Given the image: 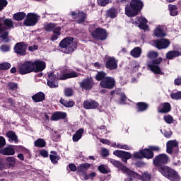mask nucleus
Wrapping results in <instances>:
<instances>
[{
    "mask_svg": "<svg viewBox=\"0 0 181 181\" xmlns=\"http://www.w3.org/2000/svg\"><path fill=\"white\" fill-rule=\"evenodd\" d=\"M46 69V62L45 61L35 59V61H25L18 67V73L21 76L29 74L30 73H40Z\"/></svg>",
    "mask_w": 181,
    "mask_h": 181,
    "instance_id": "nucleus-1",
    "label": "nucleus"
},
{
    "mask_svg": "<svg viewBox=\"0 0 181 181\" xmlns=\"http://www.w3.org/2000/svg\"><path fill=\"white\" fill-rule=\"evenodd\" d=\"M153 152H160V147L158 146H148V148L139 150L133 154L135 159H153L155 153Z\"/></svg>",
    "mask_w": 181,
    "mask_h": 181,
    "instance_id": "nucleus-2",
    "label": "nucleus"
},
{
    "mask_svg": "<svg viewBox=\"0 0 181 181\" xmlns=\"http://www.w3.org/2000/svg\"><path fill=\"white\" fill-rule=\"evenodd\" d=\"M144 8V2L141 0H132L129 4L125 6V14L129 18L136 16L140 11Z\"/></svg>",
    "mask_w": 181,
    "mask_h": 181,
    "instance_id": "nucleus-3",
    "label": "nucleus"
},
{
    "mask_svg": "<svg viewBox=\"0 0 181 181\" xmlns=\"http://www.w3.org/2000/svg\"><path fill=\"white\" fill-rule=\"evenodd\" d=\"M4 26H2V23L0 22V38L5 40V43H8V42H9V40L8 39L9 37V33L7 30L8 29H14L15 25L11 18L4 19Z\"/></svg>",
    "mask_w": 181,
    "mask_h": 181,
    "instance_id": "nucleus-4",
    "label": "nucleus"
},
{
    "mask_svg": "<svg viewBox=\"0 0 181 181\" xmlns=\"http://www.w3.org/2000/svg\"><path fill=\"white\" fill-rule=\"evenodd\" d=\"M59 47L64 49V52L66 54H71L77 49V42H74L72 37H67L59 42Z\"/></svg>",
    "mask_w": 181,
    "mask_h": 181,
    "instance_id": "nucleus-5",
    "label": "nucleus"
},
{
    "mask_svg": "<svg viewBox=\"0 0 181 181\" xmlns=\"http://www.w3.org/2000/svg\"><path fill=\"white\" fill-rule=\"evenodd\" d=\"M89 33L95 40L104 42V40H107V38L108 37L107 30L100 27L95 28L94 25L90 27Z\"/></svg>",
    "mask_w": 181,
    "mask_h": 181,
    "instance_id": "nucleus-6",
    "label": "nucleus"
},
{
    "mask_svg": "<svg viewBox=\"0 0 181 181\" xmlns=\"http://www.w3.org/2000/svg\"><path fill=\"white\" fill-rule=\"evenodd\" d=\"M158 170L163 176L170 181H180V175H179V173L169 166L161 167L160 168H158Z\"/></svg>",
    "mask_w": 181,
    "mask_h": 181,
    "instance_id": "nucleus-7",
    "label": "nucleus"
},
{
    "mask_svg": "<svg viewBox=\"0 0 181 181\" xmlns=\"http://www.w3.org/2000/svg\"><path fill=\"white\" fill-rule=\"evenodd\" d=\"M91 168V164L88 163H85L79 165L78 166L77 173L80 176H84V180H88L89 179H94L97 176V173L93 172L90 174H87V170Z\"/></svg>",
    "mask_w": 181,
    "mask_h": 181,
    "instance_id": "nucleus-8",
    "label": "nucleus"
},
{
    "mask_svg": "<svg viewBox=\"0 0 181 181\" xmlns=\"http://www.w3.org/2000/svg\"><path fill=\"white\" fill-rule=\"evenodd\" d=\"M169 162H170V158H169V156L165 153L158 154L153 159V164L155 168H158V169H160V168L168 167L165 165H168Z\"/></svg>",
    "mask_w": 181,
    "mask_h": 181,
    "instance_id": "nucleus-9",
    "label": "nucleus"
},
{
    "mask_svg": "<svg viewBox=\"0 0 181 181\" xmlns=\"http://www.w3.org/2000/svg\"><path fill=\"white\" fill-rule=\"evenodd\" d=\"M110 163H112L113 166H115V168H117L118 169H122V170H124V172L126 173V175H127V176H131L132 177H137V178H139L141 177V175L139 173L129 169L118 160L110 158Z\"/></svg>",
    "mask_w": 181,
    "mask_h": 181,
    "instance_id": "nucleus-10",
    "label": "nucleus"
},
{
    "mask_svg": "<svg viewBox=\"0 0 181 181\" xmlns=\"http://www.w3.org/2000/svg\"><path fill=\"white\" fill-rule=\"evenodd\" d=\"M163 62V58L158 57L155 58L154 59L151 61H148L147 62V67H149L151 71H153L154 74H164L163 71L160 69V67L159 66V64Z\"/></svg>",
    "mask_w": 181,
    "mask_h": 181,
    "instance_id": "nucleus-11",
    "label": "nucleus"
},
{
    "mask_svg": "<svg viewBox=\"0 0 181 181\" xmlns=\"http://www.w3.org/2000/svg\"><path fill=\"white\" fill-rule=\"evenodd\" d=\"M39 15L35 13H28L25 16V19L23 22V26L31 27L36 26L39 22Z\"/></svg>",
    "mask_w": 181,
    "mask_h": 181,
    "instance_id": "nucleus-12",
    "label": "nucleus"
},
{
    "mask_svg": "<svg viewBox=\"0 0 181 181\" xmlns=\"http://www.w3.org/2000/svg\"><path fill=\"white\" fill-rule=\"evenodd\" d=\"M166 152L168 155L179 153V142L177 140H170L166 143Z\"/></svg>",
    "mask_w": 181,
    "mask_h": 181,
    "instance_id": "nucleus-13",
    "label": "nucleus"
},
{
    "mask_svg": "<svg viewBox=\"0 0 181 181\" xmlns=\"http://www.w3.org/2000/svg\"><path fill=\"white\" fill-rule=\"evenodd\" d=\"M100 86L102 88H107V90H112L115 87V78L107 76L100 82Z\"/></svg>",
    "mask_w": 181,
    "mask_h": 181,
    "instance_id": "nucleus-14",
    "label": "nucleus"
},
{
    "mask_svg": "<svg viewBox=\"0 0 181 181\" xmlns=\"http://www.w3.org/2000/svg\"><path fill=\"white\" fill-rule=\"evenodd\" d=\"M94 79L93 77H88L84 78L80 83L79 86L82 90H86V91H90L94 87Z\"/></svg>",
    "mask_w": 181,
    "mask_h": 181,
    "instance_id": "nucleus-15",
    "label": "nucleus"
},
{
    "mask_svg": "<svg viewBox=\"0 0 181 181\" xmlns=\"http://www.w3.org/2000/svg\"><path fill=\"white\" fill-rule=\"evenodd\" d=\"M28 49V45L24 42H17L14 46L15 53L20 54V56H26V50Z\"/></svg>",
    "mask_w": 181,
    "mask_h": 181,
    "instance_id": "nucleus-16",
    "label": "nucleus"
},
{
    "mask_svg": "<svg viewBox=\"0 0 181 181\" xmlns=\"http://www.w3.org/2000/svg\"><path fill=\"white\" fill-rule=\"evenodd\" d=\"M113 155H115V156H117V158H121L122 162L124 163L128 162V159H131V158H132V154H131V153L122 150L115 151L113 152Z\"/></svg>",
    "mask_w": 181,
    "mask_h": 181,
    "instance_id": "nucleus-17",
    "label": "nucleus"
},
{
    "mask_svg": "<svg viewBox=\"0 0 181 181\" xmlns=\"http://www.w3.org/2000/svg\"><path fill=\"white\" fill-rule=\"evenodd\" d=\"M105 67L107 70H117L118 69V61L114 57H110L106 59Z\"/></svg>",
    "mask_w": 181,
    "mask_h": 181,
    "instance_id": "nucleus-18",
    "label": "nucleus"
},
{
    "mask_svg": "<svg viewBox=\"0 0 181 181\" xmlns=\"http://www.w3.org/2000/svg\"><path fill=\"white\" fill-rule=\"evenodd\" d=\"M154 45L158 50H162L163 49H168L169 47L170 41L168 39L161 38L154 41Z\"/></svg>",
    "mask_w": 181,
    "mask_h": 181,
    "instance_id": "nucleus-19",
    "label": "nucleus"
},
{
    "mask_svg": "<svg viewBox=\"0 0 181 181\" xmlns=\"http://www.w3.org/2000/svg\"><path fill=\"white\" fill-rule=\"evenodd\" d=\"M71 15L73 19H78L76 23L78 24L84 23L86 22V18H87V14L83 11H79L76 13V11H71Z\"/></svg>",
    "mask_w": 181,
    "mask_h": 181,
    "instance_id": "nucleus-20",
    "label": "nucleus"
},
{
    "mask_svg": "<svg viewBox=\"0 0 181 181\" xmlns=\"http://www.w3.org/2000/svg\"><path fill=\"white\" fill-rule=\"evenodd\" d=\"M100 107V103L94 100H86L83 102L85 110H95Z\"/></svg>",
    "mask_w": 181,
    "mask_h": 181,
    "instance_id": "nucleus-21",
    "label": "nucleus"
},
{
    "mask_svg": "<svg viewBox=\"0 0 181 181\" xmlns=\"http://www.w3.org/2000/svg\"><path fill=\"white\" fill-rule=\"evenodd\" d=\"M171 110L172 105L168 102L161 103L157 108V111L159 114H168V112H170Z\"/></svg>",
    "mask_w": 181,
    "mask_h": 181,
    "instance_id": "nucleus-22",
    "label": "nucleus"
},
{
    "mask_svg": "<svg viewBox=\"0 0 181 181\" xmlns=\"http://www.w3.org/2000/svg\"><path fill=\"white\" fill-rule=\"evenodd\" d=\"M67 118V113L62 111H57L52 113L51 116V121H60V119H66Z\"/></svg>",
    "mask_w": 181,
    "mask_h": 181,
    "instance_id": "nucleus-23",
    "label": "nucleus"
},
{
    "mask_svg": "<svg viewBox=\"0 0 181 181\" xmlns=\"http://www.w3.org/2000/svg\"><path fill=\"white\" fill-rule=\"evenodd\" d=\"M0 153L1 155H5L6 156H10L15 153V148H13V146L9 145L7 147L1 148Z\"/></svg>",
    "mask_w": 181,
    "mask_h": 181,
    "instance_id": "nucleus-24",
    "label": "nucleus"
},
{
    "mask_svg": "<svg viewBox=\"0 0 181 181\" xmlns=\"http://www.w3.org/2000/svg\"><path fill=\"white\" fill-rule=\"evenodd\" d=\"M153 35L156 37H165L166 33H165V30H163V28H162V26L158 25L154 29Z\"/></svg>",
    "mask_w": 181,
    "mask_h": 181,
    "instance_id": "nucleus-25",
    "label": "nucleus"
},
{
    "mask_svg": "<svg viewBox=\"0 0 181 181\" xmlns=\"http://www.w3.org/2000/svg\"><path fill=\"white\" fill-rule=\"evenodd\" d=\"M46 98V95L43 92H38L32 96L34 103H42Z\"/></svg>",
    "mask_w": 181,
    "mask_h": 181,
    "instance_id": "nucleus-26",
    "label": "nucleus"
},
{
    "mask_svg": "<svg viewBox=\"0 0 181 181\" xmlns=\"http://www.w3.org/2000/svg\"><path fill=\"white\" fill-rule=\"evenodd\" d=\"M179 56H180V52L176 50H170L165 54V57L168 60H173V59H176Z\"/></svg>",
    "mask_w": 181,
    "mask_h": 181,
    "instance_id": "nucleus-27",
    "label": "nucleus"
},
{
    "mask_svg": "<svg viewBox=\"0 0 181 181\" xmlns=\"http://www.w3.org/2000/svg\"><path fill=\"white\" fill-rule=\"evenodd\" d=\"M137 112H144L149 108V105L145 102H139L136 104Z\"/></svg>",
    "mask_w": 181,
    "mask_h": 181,
    "instance_id": "nucleus-28",
    "label": "nucleus"
},
{
    "mask_svg": "<svg viewBox=\"0 0 181 181\" xmlns=\"http://www.w3.org/2000/svg\"><path fill=\"white\" fill-rule=\"evenodd\" d=\"M50 153L52 154L49 155V159L52 163H53V165H57V163H59V160H60L61 158L60 156L57 155V152L52 151H50Z\"/></svg>",
    "mask_w": 181,
    "mask_h": 181,
    "instance_id": "nucleus-29",
    "label": "nucleus"
},
{
    "mask_svg": "<svg viewBox=\"0 0 181 181\" xmlns=\"http://www.w3.org/2000/svg\"><path fill=\"white\" fill-rule=\"evenodd\" d=\"M83 134H84V129L81 128L76 132V133L72 136V140L74 142H78L81 138L83 136Z\"/></svg>",
    "mask_w": 181,
    "mask_h": 181,
    "instance_id": "nucleus-30",
    "label": "nucleus"
},
{
    "mask_svg": "<svg viewBox=\"0 0 181 181\" xmlns=\"http://www.w3.org/2000/svg\"><path fill=\"white\" fill-rule=\"evenodd\" d=\"M60 30H62V27L60 26H58L54 29V30L53 31L54 34L51 36L50 38V40H52V42H54L59 39V36L62 35Z\"/></svg>",
    "mask_w": 181,
    "mask_h": 181,
    "instance_id": "nucleus-31",
    "label": "nucleus"
},
{
    "mask_svg": "<svg viewBox=\"0 0 181 181\" xmlns=\"http://www.w3.org/2000/svg\"><path fill=\"white\" fill-rule=\"evenodd\" d=\"M6 163L7 165V169L15 168V165H16V159L13 157H7L6 158Z\"/></svg>",
    "mask_w": 181,
    "mask_h": 181,
    "instance_id": "nucleus-32",
    "label": "nucleus"
},
{
    "mask_svg": "<svg viewBox=\"0 0 181 181\" xmlns=\"http://www.w3.org/2000/svg\"><path fill=\"white\" fill-rule=\"evenodd\" d=\"M141 53H142V49L139 47H136L130 52L131 56H132V57H134L135 59H138V57H141Z\"/></svg>",
    "mask_w": 181,
    "mask_h": 181,
    "instance_id": "nucleus-33",
    "label": "nucleus"
},
{
    "mask_svg": "<svg viewBox=\"0 0 181 181\" xmlns=\"http://www.w3.org/2000/svg\"><path fill=\"white\" fill-rule=\"evenodd\" d=\"M25 18H26V13L25 12H18L14 13L13 16L14 21H17L18 22L23 21Z\"/></svg>",
    "mask_w": 181,
    "mask_h": 181,
    "instance_id": "nucleus-34",
    "label": "nucleus"
},
{
    "mask_svg": "<svg viewBox=\"0 0 181 181\" xmlns=\"http://www.w3.org/2000/svg\"><path fill=\"white\" fill-rule=\"evenodd\" d=\"M6 136L7 138H9L11 141H13L15 144H18V136L16 135V133L13 131H8L6 133Z\"/></svg>",
    "mask_w": 181,
    "mask_h": 181,
    "instance_id": "nucleus-35",
    "label": "nucleus"
},
{
    "mask_svg": "<svg viewBox=\"0 0 181 181\" xmlns=\"http://www.w3.org/2000/svg\"><path fill=\"white\" fill-rule=\"evenodd\" d=\"M141 20V21L139 24V28L142 30H148L149 29V25L146 24L148 23V20L144 17H142Z\"/></svg>",
    "mask_w": 181,
    "mask_h": 181,
    "instance_id": "nucleus-36",
    "label": "nucleus"
},
{
    "mask_svg": "<svg viewBox=\"0 0 181 181\" xmlns=\"http://www.w3.org/2000/svg\"><path fill=\"white\" fill-rule=\"evenodd\" d=\"M107 73H105L104 71H98L96 75L95 76V79L97 80V81H103L105 78H107Z\"/></svg>",
    "mask_w": 181,
    "mask_h": 181,
    "instance_id": "nucleus-37",
    "label": "nucleus"
},
{
    "mask_svg": "<svg viewBox=\"0 0 181 181\" xmlns=\"http://www.w3.org/2000/svg\"><path fill=\"white\" fill-rule=\"evenodd\" d=\"M106 16L107 18L115 19V18L117 16V8H111L109 10H107L106 12Z\"/></svg>",
    "mask_w": 181,
    "mask_h": 181,
    "instance_id": "nucleus-38",
    "label": "nucleus"
},
{
    "mask_svg": "<svg viewBox=\"0 0 181 181\" xmlns=\"http://www.w3.org/2000/svg\"><path fill=\"white\" fill-rule=\"evenodd\" d=\"M34 145L37 148H45L46 146V141L43 139H38L35 141Z\"/></svg>",
    "mask_w": 181,
    "mask_h": 181,
    "instance_id": "nucleus-39",
    "label": "nucleus"
},
{
    "mask_svg": "<svg viewBox=\"0 0 181 181\" xmlns=\"http://www.w3.org/2000/svg\"><path fill=\"white\" fill-rule=\"evenodd\" d=\"M56 28H57L56 27V23H49L45 25L44 29L45 32H54Z\"/></svg>",
    "mask_w": 181,
    "mask_h": 181,
    "instance_id": "nucleus-40",
    "label": "nucleus"
},
{
    "mask_svg": "<svg viewBox=\"0 0 181 181\" xmlns=\"http://www.w3.org/2000/svg\"><path fill=\"white\" fill-rule=\"evenodd\" d=\"M148 59H151V60H153L155 59H157V57H159V53L156 51H150L147 54Z\"/></svg>",
    "mask_w": 181,
    "mask_h": 181,
    "instance_id": "nucleus-41",
    "label": "nucleus"
},
{
    "mask_svg": "<svg viewBox=\"0 0 181 181\" xmlns=\"http://www.w3.org/2000/svg\"><path fill=\"white\" fill-rule=\"evenodd\" d=\"M7 87L8 88V90H11V91H16V90H18V83L9 82L7 83Z\"/></svg>",
    "mask_w": 181,
    "mask_h": 181,
    "instance_id": "nucleus-42",
    "label": "nucleus"
},
{
    "mask_svg": "<svg viewBox=\"0 0 181 181\" xmlns=\"http://www.w3.org/2000/svg\"><path fill=\"white\" fill-rule=\"evenodd\" d=\"M98 170L100 173H103V175H107V173H110V170L105 168V165H100L98 167Z\"/></svg>",
    "mask_w": 181,
    "mask_h": 181,
    "instance_id": "nucleus-43",
    "label": "nucleus"
},
{
    "mask_svg": "<svg viewBox=\"0 0 181 181\" xmlns=\"http://www.w3.org/2000/svg\"><path fill=\"white\" fill-rule=\"evenodd\" d=\"M11 67V63L3 62L0 64V70H9Z\"/></svg>",
    "mask_w": 181,
    "mask_h": 181,
    "instance_id": "nucleus-44",
    "label": "nucleus"
},
{
    "mask_svg": "<svg viewBox=\"0 0 181 181\" xmlns=\"http://www.w3.org/2000/svg\"><path fill=\"white\" fill-rule=\"evenodd\" d=\"M163 120L165 122H166V124H173L174 121L173 117H172L170 115H164Z\"/></svg>",
    "mask_w": 181,
    "mask_h": 181,
    "instance_id": "nucleus-45",
    "label": "nucleus"
},
{
    "mask_svg": "<svg viewBox=\"0 0 181 181\" xmlns=\"http://www.w3.org/2000/svg\"><path fill=\"white\" fill-rule=\"evenodd\" d=\"M48 81H59V77H57V76H56L53 72H50L48 74Z\"/></svg>",
    "mask_w": 181,
    "mask_h": 181,
    "instance_id": "nucleus-46",
    "label": "nucleus"
},
{
    "mask_svg": "<svg viewBox=\"0 0 181 181\" xmlns=\"http://www.w3.org/2000/svg\"><path fill=\"white\" fill-rule=\"evenodd\" d=\"M73 94H74V90H73L71 88H66L64 90V95L65 97H73Z\"/></svg>",
    "mask_w": 181,
    "mask_h": 181,
    "instance_id": "nucleus-47",
    "label": "nucleus"
},
{
    "mask_svg": "<svg viewBox=\"0 0 181 181\" xmlns=\"http://www.w3.org/2000/svg\"><path fill=\"white\" fill-rule=\"evenodd\" d=\"M47 84L50 88H57L59 87V83L54 81L47 80Z\"/></svg>",
    "mask_w": 181,
    "mask_h": 181,
    "instance_id": "nucleus-48",
    "label": "nucleus"
},
{
    "mask_svg": "<svg viewBox=\"0 0 181 181\" xmlns=\"http://www.w3.org/2000/svg\"><path fill=\"white\" fill-rule=\"evenodd\" d=\"M170 97L172 100H181V91L171 93Z\"/></svg>",
    "mask_w": 181,
    "mask_h": 181,
    "instance_id": "nucleus-49",
    "label": "nucleus"
},
{
    "mask_svg": "<svg viewBox=\"0 0 181 181\" xmlns=\"http://www.w3.org/2000/svg\"><path fill=\"white\" fill-rule=\"evenodd\" d=\"M0 169L4 170V169H8V165H6V160L4 158L0 159Z\"/></svg>",
    "mask_w": 181,
    "mask_h": 181,
    "instance_id": "nucleus-50",
    "label": "nucleus"
},
{
    "mask_svg": "<svg viewBox=\"0 0 181 181\" xmlns=\"http://www.w3.org/2000/svg\"><path fill=\"white\" fill-rule=\"evenodd\" d=\"M141 177L143 179V180L148 181L151 180L152 176L148 173H144L143 175H141Z\"/></svg>",
    "mask_w": 181,
    "mask_h": 181,
    "instance_id": "nucleus-51",
    "label": "nucleus"
},
{
    "mask_svg": "<svg viewBox=\"0 0 181 181\" xmlns=\"http://www.w3.org/2000/svg\"><path fill=\"white\" fill-rule=\"evenodd\" d=\"M7 5H8L7 0H0V12L1 11H3V9H4Z\"/></svg>",
    "mask_w": 181,
    "mask_h": 181,
    "instance_id": "nucleus-52",
    "label": "nucleus"
},
{
    "mask_svg": "<svg viewBox=\"0 0 181 181\" xmlns=\"http://www.w3.org/2000/svg\"><path fill=\"white\" fill-rule=\"evenodd\" d=\"M78 77V74L74 71L68 73V78H76Z\"/></svg>",
    "mask_w": 181,
    "mask_h": 181,
    "instance_id": "nucleus-53",
    "label": "nucleus"
},
{
    "mask_svg": "<svg viewBox=\"0 0 181 181\" xmlns=\"http://www.w3.org/2000/svg\"><path fill=\"white\" fill-rule=\"evenodd\" d=\"M1 52H9L11 50V47L8 45H2L0 47Z\"/></svg>",
    "mask_w": 181,
    "mask_h": 181,
    "instance_id": "nucleus-54",
    "label": "nucleus"
},
{
    "mask_svg": "<svg viewBox=\"0 0 181 181\" xmlns=\"http://www.w3.org/2000/svg\"><path fill=\"white\" fill-rule=\"evenodd\" d=\"M101 155L103 158H107L110 155V151L107 148H102Z\"/></svg>",
    "mask_w": 181,
    "mask_h": 181,
    "instance_id": "nucleus-55",
    "label": "nucleus"
},
{
    "mask_svg": "<svg viewBox=\"0 0 181 181\" xmlns=\"http://www.w3.org/2000/svg\"><path fill=\"white\" fill-rule=\"evenodd\" d=\"M6 145V140H5V137L0 136V149L4 148Z\"/></svg>",
    "mask_w": 181,
    "mask_h": 181,
    "instance_id": "nucleus-56",
    "label": "nucleus"
},
{
    "mask_svg": "<svg viewBox=\"0 0 181 181\" xmlns=\"http://www.w3.org/2000/svg\"><path fill=\"white\" fill-rule=\"evenodd\" d=\"M40 155L42 156V158H49V152L45 149L40 151Z\"/></svg>",
    "mask_w": 181,
    "mask_h": 181,
    "instance_id": "nucleus-57",
    "label": "nucleus"
},
{
    "mask_svg": "<svg viewBox=\"0 0 181 181\" xmlns=\"http://www.w3.org/2000/svg\"><path fill=\"white\" fill-rule=\"evenodd\" d=\"M98 2L100 6H106L108 5V4H110L109 0H98Z\"/></svg>",
    "mask_w": 181,
    "mask_h": 181,
    "instance_id": "nucleus-58",
    "label": "nucleus"
},
{
    "mask_svg": "<svg viewBox=\"0 0 181 181\" xmlns=\"http://www.w3.org/2000/svg\"><path fill=\"white\" fill-rule=\"evenodd\" d=\"M76 105V102L73 100H69L67 102L66 104H65V107L66 108H71V107H74Z\"/></svg>",
    "mask_w": 181,
    "mask_h": 181,
    "instance_id": "nucleus-59",
    "label": "nucleus"
},
{
    "mask_svg": "<svg viewBox=\"0 0 181 181\" xmlns=\"http://www.w3.org/2000/svg\"><path fill=\"white\" fill-rule=\"evenodd\" d=\"M127 95H125L124 93H122L120 94V103H122V104H125V102L127 101Z\"/></svg>",
    "mask_w": 181,
    "mask_h": 181,
    "instance_id": "nucleus-60",
    "label": "nucleus"
},
{
    "mask_svg": "<svg viewBox=\"0 0 181 181\" xmlns=\"http://www.w3.org/2000/svg\"><path fill=\"white\" fill-rule=\"evenodd\" d=\"M59 80H67L69 78L68 73H62L59 77H58Z\"/></svg>",
    "mask_w": 181,
    "mask_h": 181,
    "instance_id": "nucleus-61",
    "label": "nucleus"
},
{
    "mask_svg": "<svg viewBox=\"0 0 181 181\" xmlns=\"http://www.w3.org/2000/svg\"><path fill=\"white\" fill-rule=\"evenodd\" d=\"M69 168L71 172H76L78 169V168H77V166H76L74 165V163H70L69 165Z\"/></svg>",
    "mask_w": 181,
    "mask_h": 181,
    "instance_id": "nucleus-62",
    "label": "nucleus"
},
{
    "mask_svg": "<svg viewBox=\"0 0 181 181\" xmlns=\"http://www.w3.org/2000/svg\"><path fill=\"white\" fill-rule=\"evenodd\" d=\"M117 148H119V149H125L126 151H128L129 149V148L128 147V145L127 144L122 145L118 144L117 145Z\"/></svg>",
    "mask_w": 181,
    "mask_h": 181,
    "instance_id": "nucleus-63",
    "label": "nucleus"
},
{
    "mask_svg": "<svg viewBox=\"0 0 181 181\" xmlns=\"http://www.w3.org/2000/svg\"><path fill=\"white\" fill-rule=\"evenodd\" d=\"M175 86H181V76H178L174 81Z\"/></svg>",
    "mask_w": 181,
    "mask_h": 181,
    "instance_id": "nucleus-64",
    "label": "nucleus"
}]
</instances>
